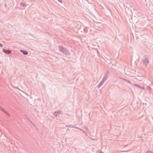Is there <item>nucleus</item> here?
Masks as SVG:
<instances>
[{
	"instance_id": "obj_1",
	"label": "nucleus",
	"mask_w": 153,
	"mask_h": 153,
	"mask_svg": "<svg viewBox=\"0 0 153 153\" xmlns=\"http://www.w3.org/2000/svg\"><path fill=\"white\" fill-rule=\"evenodd\" d=\"M59 49L60 52L66 56H69L71 55V53L69 50L66 48L63 47L62 45L59 46Z\"/></svg>"
},
{
	"instance_id": "obj_2",
	"label": "nucleus",
	"mask_w": 153,
	"mask_h": 153,
	"mask_svg": "<svg viewBox=\"0 0 153 153\" xmlns=\"http://www.w3.org/2000/svg\"><path fill=\"white\" fill-rule=\"evenodd\" d=\"M142 61L143 63V64L144 65L145 67H146L149 63L148 57L146 56H144L143 58L142 59Z\"/></svg>"
},
{
	"instance_id": "obj_3",
	"label": "nucleus",
	"mask_w": 153,
	"mask_h": 153,
	"mask_svg": "<svg viewBox=\"0 0 153 153\" xmlns=\"http://www.w3.org/2000/svg\"><path fill=\"white\" fill-rule=\"evenodd\" d=\"M3 51L4 53L7 54H10L11 53V51L10 50H6L3 49Z\"/></svg>"
},
{
	"instance_id": "obj_4",
	"label": "nucleus",
	"mask_w": 153,
	"mask_h": 153,
	"mask_svg": "<svg viewBox=\"0 0 153 153\" xmlns=\"http://www.w3.org/2000/svg\"><path fill=\"white\" fill-rule=\"evenodd\" d=\"M0 110L2 111L5 114L8 115L9 117L10 116L9 114L5 110L4 108L1 107L0 106Z\"/></svg>"
},
{
	"instance_id": "obj_5",
	"label": "nucleus",
	"mask_w": 153,
	"mask_h": 153,
	"mask_svg": "<svg viewBox=\"0 0 153 153\" xmlns=\"http://www.w3.org/2000/svg\"><path fill=\"white\" fill-rule=\"evenodd\" d=\"M20 52L23 53V54L25 55H27L28 54L27 51L23 50H20Z\"/></svg>"
},
{
	"instance_id": "obj_6",
	"label": "nucleus",
	"mask_w": 153,
	"mask_h": 153,
	"mask_svg": "<svg viewBox=\"0 0 153 153\" xmlns=\"http://www.w3.org/2000/svg\"><path fill=\"white\" fill-rule=\"evenodd\" d=\"M60 113L61 111H55L53 114L55 117H56L57 115L58 114H59Z\"/></svg>"
},
{
	"instance_id": "obj_7",
	"label": "nucleus",
	"mask_w": 153,
	"mask_h": 153,
	"mask_svg": "<svg viewBox=\"0 0 153 153\" xmlns=\"http://www.w3.org/2000/svg\"><path fill=\"white\" fill-rule=\"evenodd\" d=\"M108 77V75H107L106 74L103 77L102 80L103 81L105 82L107 79Z\"/></svg>"
},
{
	"instance_id": "obj_8",
	"label": "nucleus",
	"mask_w": 153,
	"mask_h": 153,
	"mask_svg": "<svg viewBox=\"0 0 153 153\" xmlns=\"http://www.w3.org/2000/svg\"><path fill=\"white\" fill-rule=\"evenodd\" d=\"M104 82V81H103L102 80L98 86V88H99L102 85Z\"/></svg>"
},
{
	"instance_id": "obj_9",
	"label": "nucleus",
	"mask_w": 153,
	"mask_h": 153,
	"mask_svg": "<svg viewBox=\"0 0 153 153\" xmlns=\"http://www.w3.org/2000/svg\"><path fill=\"white\" fill-rule=\"evenodd\" d=\"M134 85L135 86V87H136L137 88H140L141 89H143V88L141 86H140V85H137V84H134Z\"/></svg>"
},
{
	"instance_id": "obj_10",
	"label": "nucleus",
	"mask_w": 153,
	"mask_h": 153,
	"mask_svg": "<svg viewBox=\"0 0 153 153\" xmlns=\"http://www.w3.org/2000/svg\"><path fill=\"white\" fill-rule=\"evenodd\" d=\"M20 5L21 6H22L24 7H26L27 6L26 4L23 2L21 3Z\"/></svg>"
},
{
	"instance_id": "obj_11",
	"label": "nucleus",
	"mask_w": 153,
	"mask_h": 153,
	"mask_svg": "<svg viewBox=\"0 0 153 153\" xmlns=\"http://www.w3.org/2000/svg\"><path fill=\"white\" fill-rule=\"evenodd\" d=\"M123 81H125L127 83H128L130 84H131V82L129 81L126 79H125Z\"/></svg>"
},
{
	"instance_id": "obj_12",
	"label": "nucleus",
	"mask_w": 153,
	"mask_h": 153,
	"mask_svg": "<svg viewBox=\"0 0 153 153\" xmlns=\"http://www.w3.org/2000/svg\"><path fill=\"white\" fill-rule=\"evenodd\" d=\"M59 3H62V0H57Z\"/></svg>"
},
{
	"instance_id": "obj_13",
	"label": "nucleus",
	"mask_w": 153,
	"mask_h": 153,
	"mask_svg": "<svg viewBox=\"0 0 153 153\" xmlns=\"http://www.w3.org/2000/svg\"><path fill=\"white\" fill-rule=\"evenodd\" d=\"M119 78L121 80L123 81L125 79L124 78H122V77H119Z\"/></svg>"
},
{
	"instance_id": "obj_14",
	"label": "nucleus",
	"mask_w": 153,
	"mask_h": 153,
	"mask_svg": "<svg viewBox=\"0 0 153 153\" xmlns=\"http://www.w3.org/2000/svg\"><path fill=\"white\" fill-rule=\"evenodd\" d=\"M146 153H153V152L150 151H147Z\"/></svg>"
},
{
	"instance_id": "obj_15",
	"label": "nucleus",
	"mask_w": 153,
	"mask_h": 153,
	"mask_svg": "<svg viewBox=\"0 0 153 153\" xmlns=\"http://www.w3.org/2000/svg\"><path fill=\"white\" fill-rule=\"evenodd\" d=\"M75 128H76L77 129H79V130H82V129H80V128H78V127H75Z\"/></svg>"
},
{
	"instance_id": "obj_16",
	"label": "nucleus",
	"mask_w": 153,
	"mask_h": 153,
	"mask_svg": "<svg viewBox=\"0 0 153 153\" xmlns=\"http://www.w3.org/2000/svg\"><path fill=\"white\" fill-rule=\"evenodd\" d=\"M3 46V45H2L0 43V47H2Z\"/></svg>"
},
{
	"instance_id": "obj_17",
	"label": "nucleus",
	"mask_w": 153,
	"mask_h": 153,
	"mask_svg": "<svg viewBox=\"0 0 153 153\" xmlns=\"http://www.w3.org/2000/svg\"><path fill=\"white\" fill-rule=\"evenodd\" d=\"M75 126H73L72 127V128H75Z\"/></svg>"
},
{
	"instance_id": "obj_18",
	"label": "nucleus",
	"mask_w": 153,
	"mask_h": 153,
	"mask_svg": "<svg viewBox=\"0 0 153 153\" xmlns=\"http://www.w3.org/2000/svg\"><path fill=\"white\" fill-rule=\"evenodd\" d=\"M81 131H82L83 132H84V133H85V131H84L83 130H81Z\"/></svg>"
},
{
	"instance_id": "obj_19",
	"label": "nucleus",
	"mask_w": 153,
	"mask_h": 153,
	"mask_svg": "<svg viewBox=\"0 0 153 153\" xmlns=\"http://www.w3.org/2000/svg\"><path fill=\"white\" fill-rule=\"evenodd\" d=\"M129 151H129H128L127 152H128V151Z\"/></svg>"
}]
</instances>
